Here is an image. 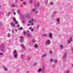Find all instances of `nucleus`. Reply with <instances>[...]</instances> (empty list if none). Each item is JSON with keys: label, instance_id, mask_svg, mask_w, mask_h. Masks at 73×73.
<instances>
[{"label": "nucleus", "instance_id": "obj_46", "mask_svg": "<svg viewBox=\"0 0 73 73\" xmlns=\"http://www.w3.org/2000/svg\"><path fill=\"white\" fill-rule=\"evenodd\" d=\"M31 21L32 22H33V19H32L31 20Z\"/></svg>", "mask_w": 73, "mask_h": 73}, {"label": "nucleus", "instance_id": "obj_49", "mask_svg": "<svg viewBox=\"0 0 73 73\" xmlns=\"http://www.w3.org/2000/svg\"><path fill=\"white\" fill-rule=\"evenodd\" d=\"M17 27H19V25H17Z\"/></svg>", "mask_w": 73, "mask_h": 73}, {"label": "nucleus", "instance_id": "obj_2", "mask_svg": "<svg viewBox=\"0 0 73 73\" xmlns=\"http://www.w3.org/2000/svg\"><path fill=\"white\" fill-rule=\"evenodd\" d=\"M72 41V37H70V38L68 39V40L67 41L68 44H69Z\"/></svg>", "mask_w": 73, "mask_h": 73}, {"label": "nucleus", "instance_id": "obj_48", "mask_svg": "<svg viewBox=\"0 0 73 73\" xmlns=\"http://www.w3.org/2000/svg\"><path fill=\"white\" fill-rule=\"evenodd\" d=\"M37 65V63H35L34 64V65Z\"/></svg>", "mask_w": 73, "mask_h": 73}, {"label": "nucleus", "instance_id": "obj_7", "mask_svg": "<svg viewBox=\"0 0 73 73\" xmlns=\"http://www.w3.org/2000/svg\"><path fill=\"white\" fill-rule=\"evenodd\" d=\"M52 33H50V34L49 35V38H52Z\"/></svg>", "mask_w": 73, "mask_h": 73}, {"label": "nucleus", "instance_id": "obj_32", "mask_svg": "<svg viewBox=\"0 0 73 73\" xmlns=\"http://www.w3.org/2000/svg\"><path fill=\"white\" fill-rule=\"evenodd\" d=\"M53 61V59H52L50 60V62H52Z\"/></svg>", "mask_w": 73, "mask_h": 73}, {"label": "nucleus", "instance_id": "obj_51", "mask_svg": "<svg viewBox=\"0 0 73 73\" xmlns=\"http://www.w3.org/2000/svg\"><path fill=\"white\" fill-rule=\"evenodd\" d=\"M15 32H17V29H15Z\"/></svg>", "mask_w": 73, "mask_h": 73}, {"label": "nucleus", "instance_id": "obj_47", "mask_svg": "<svg viewBox=\"0 0 73 73\" xmlns=\"http://www.w3.org/2000/svg\"><path fill=\"white\" fill-rule=\"evenodd\" d=\"M39 27V26L38 25H37L36 26V28H38Z\"/></svg>", "mask_w": 73, "mask_h": 73}, {"label": "nucleus", "instance_id": "obj_4", "mask_svg": "<svg viewBox=\"0 0 73 73\" xmlns=\"http://www.w3.org/2000/svg\"><path fill=\"white\" fill-rule=\"evenodd\" d=\"M66 54H64V55L63 56V60L64 59H65L66 58Z\"/></svg>", "mask_w": 73, "mask_h": 73}, {"label": "nucleus", "instance_id": "obj_6", "mask_svg": "<svg viewBox=\"0 0 73 73\" xmlns=\"http://www.w3.org/2000/svg\"><path fill=\"white\" fill-rule=\"evenodd\" d=\"M14 56L15 58H17V54H14Z\"/></svg>", "mask_w": 73, "mask_h": 73}, {"label": "nucleus", "instance_id": "obj_42", "mask_svg": "<svg viewBox=\"0 0 73 73\" xmlns=\"http://www.w3.org/2000/svg\"><path fill=\"white\" fill-rule=\"evenodd\" d=\"M22 22L23 23V24H24V23H25V21H22Z\"/></svg>", "mask_w": 73, "mask_h": 73}, {"label": "nucleus", "instance_id": "obj_16", "mask_svg": "<svg viewBox=\"0 0 73 73\" xmlns=\"http://www.w3.org/2000/svg\"><path fill=\"white\" fill-rule=\"evenodd\" d=\"M42 70V72H44V70H45V68H44V67H43Z\"/></svg>", "mask_w": 73, "mask_h": 73}, {"label": "nucleus", "instance_id": "obj_38", "mask_svg": "<svg viewBox=\"0 0 73 73\" xmlns=\"http://www.w3.org/2000/svg\"><path fill=\"white\" fill-rule=\"evenodd\" d=\"M25 4H26V2H23V5H25Z\"/></svg>", "mask_w": 73, "mask_h": 73}, {"label": "nucleus", "instance_id": "obj_62", "mask_svg": "<svg viewBox=\"0 0 73 73\" xmlns=\"http://www.w3.org/2000/svg\"><path fill=\"white\" fill-rule=\"evenodd\" d=\"M1 5H0V8H1Z\"/></svg>", "mask_w": 73, "mask_h": 73}, {"label": "nucleus", "instance_id": "obj_3", "mask_svg": "<svg viewBox=\"0 0 73 73\" xmlns=\"http://www.w3.org/2000/svg\"><path fill=\"white\" fill-rule=\"evenodd\" d=\"M50 40H46L45 42V45H48L50 44Z\"/></svg>", "mask_w": 73, "mask_h": 73}, {"label": "nucleus", "instance_id": "obj_14", "mask_svg": "<svg viewBox=\"0 0 73 73\" xmlns=\"http://www.w3.org/2000/svg\"><path fill=\"white\" fill-rule=\"evenodd\" d=\"M29 29L30 30H31V31H34V29H32V28H29Z\"/></svg>", "mask_w": 73, "mask_h": 73}, {"label": "nucleus", "instance_id": "obj_27", "mask_svg": "<svg viewBox=\"0 0 73 73\" xmlns=\"http://www.w3.org/2000/svg\"><path fill=\"white\" fill-rule=\"evenodd\" d=\"M4 70H5V71H7L8 70L7 69V68H4Z\"/></svg>", "mask_w": 73, "mask_h": 73}, {"label": "nucleus", "instance_id": "obj_18", "mask_svg": "<svg viewBox=\"0 0 73 73\" xmlns=\"http://www.w3.org/2000/svg\"><path fill=\"white\" fill-rule=\"evenodd\" d=\"M19 38L21 39H23V36H19Z\"/></svg>", "mask_w": 73, "mask_h": 73}, {"label": "nucleus", "instance_id": "obj_23", "mask_svg": "<svg viewBox=\"0 0 73 73\" xmlns=\"http://www.w3.org/2000/svg\"><path fill=\"white\" fill-rule=\"evenodd\" d=\"M12 7H15V4L12 5Z\"/></svg>", "mask_w": 73, "mask_h": 73}, {"label": "nucleus", "instance_id": "obj_52", "mask_svg": "<svg viewBox=\"0 0 73 73\" xmlns=\"http://www.w3.org/2000/svg\"><path fill=\"white\" fill-rule=\"evenodd\" d=\"M18 13H20V11L19 10H18Z\"/></svg>", "mask_w": 73, "mask_h": 73}, {"label": "nucleus", "instance_id": "obj_13", "mask_svg": "<svg viewBox=\"0 0 73 73\" xmlns=\"http://www.w3.org/2000/svg\"><path fill=\"white\" fill-rule=\"evenodd\" d=\"M11 25L13 26V27H14V24H13V23H12V22H11Z\"/></svg>", "mask_w": 73, "mask_h": 73}, {"label": "nucleus", "instance_id": "obj_59", "mask_svg": "<svg viewBox=\"0 0 73 73\" xmlns=\"http://www.w3.org/2000/svg\"><path fill=\"white\" fill-rule=\"evenodd\" d=\"M17 7V5H16L15 6V7Z\"/></svg>", "mask_w": 73, "mask_h": 73}, {"label": "nucleus", "instance_id": "obj_10", "mask_svg": "<svg viewBox=\"0 0 73 73\" xmlns=\"http://www.w3.org/2000/svg\"><path fill=\"white\" fill-rule=\"evenodd\" d=\"M56 21L58 23H60V19H57L56 20Z\"/></svg>", "mask_w": 73, "mask_h": 73}, {"label": "nucleus", "instance_id": "obj_26", "mask_svg": "<svg viewBox=\"0 0 73 73\" xmlns=\"http://www.w3.org/2000/svg\"><path fill=\"white\" fill-rule=\"evenodd\" d=\"M20 41L21 42H23V41H24V39H20Z\"/></svg>", "mask_w": 73, "mask_h": 73}, {"label": "nucleus", "instance_id": "obj_12", "mask_svg": "<svg viewBox=\"0 0 73 73\" xmlns=\"http://www.w3.org/2000/svg\"><path fill=\"white\" fill-rule=\"evenodd\" d=\"M40 4H39V3L37 2V7H39V6H40Z\"/></svg>", "mask_w": 73, "mask_h": 73}, {"label": "nucleus", "instance_id": "obj_31", "mask_svg": "<svg viewBox=\"0 0 73 73\" xmlns=\"http://www.w3.org/2000/svg\"><path fill=\"white\" fill-rule=\"evenodd\" d=\"M10 14H11V13H8L7 14V16H9V15H10Z\"/></svg>", "mask_w": 73, "mask_h": 73}, {"label": "nucleus", "instance_id": "obj_53", "mask_svg": "<svg viewBox=\"0 0 73 73\" xmlns=\"http://www.w3.org/2000/svg\"><path fill=\"white\" fill-rule=\"evenodd\" d=\"M31 23V21H28V23Z\"/></svg>", "mask_w": 73, "mask_h": 73}, {"label": "nucleus", "instance_id": "obj_1", "mask_svg": "<svg viewBox=\"0 0 73 73\" xmlns=\"http://www.w3.org/2000/svg\"><path fill=\"white\" fill-rule=\"evenodd\" d=\"M0 50L2 52H4V46H1L0 47Z\"/></svg>", "mask_w": 73, "mask_h": 73}, {"label": "nucleus", "instance_id": "obj_56", "mask_svg": "<svg viewBox=\"0 0 73 73\" xmlns=\"http://www.w3.org/2000/svg\"><path fill=\"white\" fill-rule=\"evenodd\" d=\"M29 17V15H27V16H26V17Z\"/></svg>", "mask_w": 73, "mask_h": 73}, {"label": "nucleus", "instance_id": "obj_41", "mask_svg": "<svg viewBox=\"0 0 73 73\" xmlns=\"http://www.w3.org/2000/svg\"><path fill=\"white\" fill-rule=\"evenodd\" d=\"M13 14L14 15H16V13L15 12H13Z\"/></svg>", "mask_w": 73, "mask_h": 73}, {"label": "nucleus", "instance_id": "obj_61", "mask_svg": "<svg viewBox=\"0 0 73 73\" xmlns=\"http://www.w3.org/2000/svg\"><path fill=\"white\" fill-rule=\"evenodd\" d=\"M27 73H29V71L27 72Z\"/></svg>", "mask_w": 73, "mask_h": 73}, {"label": "nucleus", "instance_id": "obj_33", "mask_svg": "<svg viewBox=\"0 0 73 73\" xmlns=\"http://www.w3.org/2000/svg\"><path fill=\"white\" fill-rule=\"evenodd\" d=\"M53 2H51L50 3V5H53Z\"/></svg>", "mask_w": 73, "mask_h": 73}, {"label": "nucleus", "instance_id": "obj_34", "mask_svg": "<svg viewBox=\"0 0 73 73\" xmlns=\"http://www.w3.org/2000/svg\"><path fill=\"white\" fill-rule=\"evenodd\" d=\"M12 32V33L13 34V33H14V30L13 29Z\"/></svg>", "mask_w": 73, "mask_h": 73}, {"label": "nucleus", "instance_id": "obj_30", "mask_svg": "<svg viewBox=\"0 0 73 73\" xmlns=\"http://www.w3.org/2000/svg\"><path fill=\"white\" fill-rule=\"evenodd\" d=\"M7 36L8 37H10L11 36V35L9 33H8Z\"/></svg>", "mask_w": 73, "mask_h": 73}, {"label": "nucleus", "instance_id": "obj_45", "mask_svg": "<svg viewBox=\"0 0 73 73\" xmlns=\"http://www.w3.org/2000/svg\"><path fill=\"white\" fill-rule=\"evenodd\" d=\"M28 60H30L31 59V58L29 57L27 58Z\"/></svg>", "mask_w": 73, "mask_h": 73}, {"label": "nucleus", "instance_id": "obj_25", "mask_svg": "<svg viewBox=\"0 0 73 73\" xmlns=\"http://www.w3.org/2000/svg\"><path fill=\"white\" fill-rule=\"evenodd\" d=\"M54 63H57V60H54Z\"/></svg>", "mask_w": 73, "mask_h": 73}, {"label": "nucleus", "instance_id": "obj_36", "mask_svg": "<svg viewBox=\"0 0 73 73\" xmlns=\"http://www.w3.org/2000/svg\"><path fill=\"white\" fill-rule=\"evenodd\" d=\"M32 2V0H30V3L31 4Z\"/></svg>", "mask_w": 73, "mask_h": 73}, {"label": "nucleus", "instance_id": "obj_29", "mask_svg": "<svg viewBox=\"0 0 73 73\" xmlns=\"http://www.w3.org/2000/svg\"><path fill=\"white\" fill-rule=\"evenodd\" d=\"M19 30H23V28H20L19 29Z\"/></svg>", "mask_w": 73, "mask_h": 73}, {"label": "nucleus", "instance_id": "obj_22", "mask_svg": "<svg viewBox=\"0 0 73 73\" xmlns=\"http://www.w3.org/2000/svg\"><path fill=\"white\" fill-rule=\"evenodd\" d=\"M21 46H22V47L24 49H25V47H24V46H23V45H21Z\"/></svg>", "mask_w": 73, "mask_h": 73}, {"label": "nucleus", "instance_id": "obj_28", "mask_svg": "<svg viewBox=\"0 0 73 73\" xmlns=\"http://www.w3.org/2000/svg\"><path fill=\"white\" fill-rule=\"evenodd\" d=\"M35 10H36V9H33L32 10V11L33 12H35Z\"/></svg>", "mask_w": 73, "mask_h": 73}, {"label": "nucleus", "instance_id": "obj_11", "mask_svg": "<svg viewBox=\"0 0 73 73\" xmlns=\"http://www.w3.org/2000/svg\"><path fill=\"white\" fill-rule=\"evenodd\" d=\"M42 36H43V37H46L47 35L46 34H43L42 35Z\"/></svg>", "mask_w": 73, "mask_h": 73}, {"label": "nucleus", "instance_id": "obj_54", "mask_svg": "<svg viewBox=\"0 0 73 73\" xmlns=\"http://www.w3.org/2000/svg\"><path fill=\"white\" fill-rule=\"evenodd\" d=\"M69 72V71H67L66 73H68Z\"/></svg>", "mask_w": 73, "mask_h": 73}, {"label": "nucleus", "instance_id": "obj_8", "mask_svg": "<svg viewBox=\"0 0 73 73\" xmlns=\"http://www.w3.org/2000/svg\"><path fill=\"white\" fill-rule=\"evenodd\" d=\"M37 45L36 44H35L34 46V48H37Z\"/></svg>", "mask_w": 73, "mask_h": 73}, {"label": "nucleus", "instance_id": "obj_64", "mask_svg": "<svg viewBox=\"0 0 73 73\" xmlns=\"http://www.w3.org/2000/svg\"><path fill=\"white\" fill-rule=\"evenodd\" d=\"M23 56V55H21V56Z\"/></svg>", "mask_w": 73, "mask_h": 73}, {"label": "nucleus", "instance_id": "obj_43", "mask_svg": "<svg viewBox=\"0 0 73 73\" xmlns=\"http://www.w3.org/2000/svg\"><path fill=\"white\" fill-rule=\"evenodd\" d=\"M30 25H33V23H31L30 24Z\"/></svg>", "mask_w": 73, "mask_h": 73}, {"label": "nucleus", "instance_id": "obj_57", "mask_svg": "<svg viewBox=\"0 0 73 73\" xmlns=\"http://www.w3.org/2000/svg\"><path fill=\"white\" fill-rule=\"evenodd\" d=\"M3 55V53H0V55Z\"/></svg>", "mask_w": 73, "mask_h": 73}, {"label": "nucleus", "instance_id": "obj_15", "mask_svg": "<svg viewBox=\"0 0 73 73\" xmlns=\"http://www.w3.org/2000/svg\"><path fill=\"white\" fill-rule=\"evenodd\" d=\"M27 37H31V34H28L27 35Z\"/></svg>", "mask_w": 73, "mask_h": 73}, {"label": "nucleus", "instance_id": "obj_24", "mask_svg": "<svg viewBox=\"0 0 73 73\" xmlns=\"http://www.w3.org/2000/svg\"><path fill=\"white\" fill-rule=\"evenodd\" d=\"M13 19L14 20V22H15V21H16V18L15 17L13 18Z\"/></svg>", "mask_w": 73, "mask_h": 73}, {"label": "nucleus", "instance_id": "obj_19", "mask_svg": "<svg viewBox=\"0 0 73 73\" xmlns=\"http://www.w3.org/2000/svg\"><path fill=\"white\" fill-rule=\"evenodd\" d=\"M56 15V11H54V14L53 16H54V15Z\"/></svg>", "mask_w": 73, "mask_h": 73}, {"label": "nucleus", "instance_id": "obj_63", "mask_svg": "<svg viewBox=\"0 0 73 73\" xmlns=\"http://www.w3.org/2000/svg\"><path fill=\"white\" fill-rule=\"evenodd\" d=\"M72 67H73V64H72Z\"/></svg>", "mask_w": 73, "mask_h": 73}, {"label": "nucleus", "instance_id": "obj_20", "mask_svg": "<svg viewBox=\"0 0 73 73\" xmlns=\"http://www.w3.org/2000/svg\"><path fill=\"white\" fill-rule=\"evenodd\" d=\"M48 3V1L47 0H46L45 1V4H46Z\"/></svg>", "mask_w": 73, "mask_h": 73}, {"label": "nucleus", "instance_id": "obj_9", "mask_svg": "<svg viewBox=\"0 0 73 73\" xmlns=\"http://www.w3.org/2000/svg\"><path fill=\"white\" fill-rule=\"evenodd\" d=\"M42 72V69H39L38 70V72Z\"/></svg>", "mask_w": 73, "mask_h": 73}, {"label": "nucleus", "instance_id": "obj_58", "mask_svg": "<svg viewBox=\"0 0 73 73\" xmlns=\"http://www.w3.org/2000/svg\"><path fill=\"white\" fill-rule=\"evenodd\" d=\"M33 42H35V40H33Z\"/></svg>", "mask_w": 73, "mask_h": 73}, {"label": "nucleus", "instance_id": "obj_37", "mask_svg": "<svg viewBox=\"0 0 73 73\" xmlns=\"http://www.w3.org/2000/svg\"><path fill=\"white\" fill-rule=\"evenodd\" d=\"M50 54H52V52L51 51H50L49 52Z\"/></svg>", "mask_w": 73, "mask_h": 73}, {"label": "nucleus", "instance_id": "obj_5", "mask_svg": "<svg viewBox=\"0 0 73 73\" xmlns=\"http://www.w3.org/2000/svg\"><path fill=\"white\" fill-rule=\"evenodd\" d=\"M46 56V54H43L42 56L41 57L42 58H45Z\"/></svg>", "mask_w": 73, "mask_h": 73}, {"label": "nucleus", "instance_id": "obj_17", "mask_svg": "<svg viewBox=\"0 0 73 73\" xmlns=\"http://www.w3.org/2000/svg\"><path fill=\"white\" fill-rule=\"evenodd\" d=\"M60 48H61V49H63V45H60Z\"/></svg>", "mask_w": 73, "mask_h": 73}, {"label": "nucleus", "instance_id": "obj_39", "mask_svg": "<svg viewBox=\"0 0 73 73\" xmlns=\"http://www.w3.org/2000/svg\"><path fill=\"white\" fill-rule=\"evenodd\" d=\"M23 34H24V35H26V32H25V31H24Z\"/></svg>", "mask_w": 73, "mask_h": 73}, {"label": "nucleus", "instance_id": "obj_60", "mask_svg": "<svg viewBox=\"0 0 73 73\" xmlns=\"http://www.w3.org/2000/svg\"><path fill=\"white\" fill-rule=\"evenodd\" d=\"M1 25H2V24H1V23H0V27H1Z\"/></svg>", "mask_w": 73, "mask_h": 73}, {"label": "nucleus", "instance_id": "obj_44", "mask_svg": "<svg viewBox=\"0 0 73 73\" xmlns=\"http://www.w3.org/2000/svg\"><path fill=\"white\" fill-rule=\"evenodd\" d=\"M15 3L16 4V3H17V0H15Z\"/></svg>", "mask_w": 73, "mask_h": 73}, {"label": "nucleus", "instance_id": "obj_50", "mask_svg": "<svg viewBox=\"0 0 73 73\" xmlns=\"http://www.w3.org/2000/svg\"><path fill=\"white\" fill-rule=\"evenodd\" d=\"M31 25V24L29 23L27 25H28V26H29V25Z\"/></svg>", "mask_w": 73, "mask_h": 73}, {"label": "nucleus", "instance_id": "obj_35", "mask_svg": "<svg viewBox=\"0 0 73 73\" xmlns=\"http://www.w3.org/2000/svg\"><path fill=\"white\" fill-rule=\"evenodd\" d=\"M29 31L28 30H27V34H29Z\"/></svg>", "mask_w": 73, "mask_h": 73}, {"label": "nucleus", "instance_id": "obj_40", "mask_svg": "<svg viewBox=\"0 0 73 73\" xmlns=\"http://www.w3.org/2000/svg\"><path fill=\"white\" fill-rule=\"evenodd\" d=\"M16 53V51L15 50L14 52V54H15Z\"/></svg>", "mask_w": 73, "mask_h": 73}, {"label": "nucleus", "instance_id": "obj_21", "mask_svg": "<svg viewBox=\"0 0 73 73\" xmlns=\"http://www.w3.org/2000/svg\"><path fill=\"white\" fill-rule=\"evenodd\" d=\"M14 22L15 24H18V22L16 21H15Z\"/></svg>", "mask_w": 73, "mask_h": 73}, {"label": "nucleus", "instance_id": "obj_55", "mask_svg": "<svg viewBox=\"0 0 73 73\" xmlns=\"http://www.w3.org/2000/svg\"><path fill=\"white\" fill-rule=\"evenodd\" d=\"M35 13H38V11H35Z\"/></svg>", "mask_w": 73, "mask_h": 73}]
</instances>
